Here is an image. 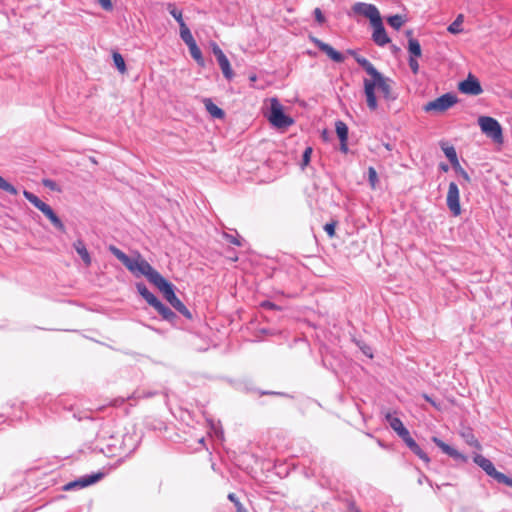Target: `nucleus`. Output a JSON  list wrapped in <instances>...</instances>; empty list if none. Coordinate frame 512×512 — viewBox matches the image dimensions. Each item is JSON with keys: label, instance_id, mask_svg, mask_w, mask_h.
Segmentation results:
<instances>
[{"label": "nucleus", "instance_id": "31", "mask_svg": "<svg viewBox=\"0 0 512 512\" xmlns=\"http://www.w3.org/2000/svg\"><path fill=\"white\" fill-rule=\"evenodd\" d=\"M464 22V15L463 14H459L456 19L454 20L453 23H451L447 30L451 33V34H458V33H461L462 32V28H461V25L462 23Z\"/></svg>", "mask_w": 512, "mask_h": 512}, {"label": "nucleus", "instance_id": "58", "mask_svg": "<svg viewBox=\"0 0 512 512\" xmlns=\"http://www.w3.org/2000/svg\"><path fill=\"white\" fill-rule=\"evenodd\" d=\"M232 259H233L234 261H237V259H238V258H237V257H235V256H232Z\"/></svg>", "mask_w": 512, "mask_h": 512}, {"label": "nucleus", "instance_id": "21", "mask_svg": "<svg viewBox=\"0 0 512 512\" xmlns=\"http://www.w3.org/2000/svg\"><path fill=\"white\" fill-rule=\"evenodd\" d=\"M204 105L206 110L213 118L223 119L225 116L224 111L212 102L211 99H204Z\"/></svg>", "mask_w": 512, "mask_h": 512}, {"label": "nucleus", "instance_id": "45", "mask_svg": "<svg viewBox=\"0 0 512 512\" xmlns=\"http://www.w3.org/2000/svg\"><path fill=\"white\" fill-rule=\"evenodd\" d=\"M314 16H315V19L318 23L322 24L325 22V17L321 11L320 8H315L314 10Z\"/></svg>", "mask_w": 512, "mask_h": 512}, {"label": "nucleus", "instance_id": "44", "mask_svg": "<svg viewBox=\"0 0 512 512\" xmlns=\"http://www.w3.org/2000/svg\"><path fill=\"white\" fill-rule=\"evenodd\" d=\"M212 51H213V54L215 55L217 61L226 57V55L223 53L221 48L216 43L212 44Z\"/></svg>", "mask_w": 512, "mask_h": 512}, {"label": "nucleus", "instance_id": "54", "mask_svg": "<svg viewBox=\"0 0 512 512\" xmlns=\"http://www.w3.org/2000/svg\"><path fill=\"white\" fill-rule=\"evenodd\" d=\"M441 169L444 171V172H447L448 171V166L446 164H442L441 165Z\"/></svg>", "mask_w": 512, "mask_h": 512}, {"label": "nucleus", "instance_id": "18", "mask_svg": "<svg viewBox=\"0 0 512 512\" xmlns=\"http://www.w3.org/2000/svg\"><path fill=\"white\" fill-rule=\"evenodd\" d=\"M432 441L442 450L443 453L447 454L448 456L456 459L461 460L463 462L467 461V457L458 452L456 449L451 447L450 445L446 444L444 441L439 439L436 436L432 437Z\"/></svg>", "mask_w": 512, "mask_h": 512}, {"label": "nucleus", "instance_id": "51", "mask_svg": "<svg viewBox=\"0 0 512 512\" xmlns=\"http://www.w3.org/2000/svg\"><path fill=\"white\" fill-rule=\"evenodd\" d=\"M43 184L46 186V187H49L51 189L54 188V182L51 181V180H44Z\"/></svg>", "mask_w": 512, "mask_h": 512}, {"label": "nucleus", "instance_id": "37", "mask_svg": "<svg viewBox=\"0 0 512 512\" xmlns=\"http://www.w3.org/2000/svg\"><path fill=\"white\" fill-rule=\"evenodd\" d=\"M228 499L234 504L236 512H249V510L243 506L236 494L230 493Z\"/></svg>", "mask_w": 512, "mask_h": 512}, {"label": "nucleus", "instance_id": "42", "mask_svg": "<svg viewBox=\"0 0 512 512\" xmlns=\"http://www.w3.org/2000/svg\"><path fill=\"white\" fill-rule=\"evenodd\" d=\"M311 155H312V148L311 147H307L304 150V153H303V156H302V163H301L302 168L306 167L309 164V162L311 160Z\"/></svg>", "mask_w": 512, "mask_h": 512}, {"label": "nucleus", "instance_id": "39", "mask_svg": "<svg viewBox=\"0 0 512 512\" xmlns=\"http://www.w3.org/2000/svg\"><path fill=\"white\" fill-rule=\"evenodd\" d=\"M110 251L119 259L121 262L128 267V255L124 252L116 248L115 246H110Z\"/></svg>", "mask_w": 512, "mask_h": 512}, {"label": "nucleus", "instance_id": "6", "mask_svg": "<svg viewBox=\"0 0 512 512\" xmlns=\"http://www.w3.org/2000/svg\"><path fill=\"white\" fill-rule=\"evenodd\" d=\"M23 195L31 204H33L37 209H39L51 221V223L56 229L60 231L65 230L63 222L60 220V218L56 215V213L48 204H46L41 199H39L35 194L27 190L23 191Z\"/></svg>", "mask_w": 512, "mask_h": 512}, {"label": "nucleus", "instance_id": "24", "mask_svg": "<svg viewBox=\"0 0 512 512\" xmlns=\"http://www.w3.org/2000/svg\"><path fill=\"white\" fill-rule=\"evenodd\" d=\"M356 62L371 76V78L378 75L377 69L373 64L362 56L355 57Z\"/></svg>", "mask_w": 512, "mask_h": 512}, {"label": "nucleus", "instance_id": "50", "mask_svg": "<svg viewBox=\"0 0 512 512\" xmlns=\"http://www.w3.org/2000/svg\"><path fill=\"white\" fill-rule=\"evenodd\" d=\"M348 141H344V142H340V150L343 152V153H347L348 152V144H347Z\"/></svg>", "mask_w": 512, "mask_h": 512}, {"label": "nucleus", "instance_id": "16", "mask_svg": "<svg viewBox=\"0 0 512 512\" xmlns=\"http://www.w3.org/2000/svg\"><path fill=\"white\" fill-rule=\"evenodd\" d=\"M373 27L372 39L373 41L379 45L384 46L390 42V38L388 37L385 28L382 23V19L378 20L371 24Z\"/></svg>", "mask_w": 512, "mask_h": 512}, {"label": "nucleus", "instance_id": "17", "mask_svg": "<svg viewBox=\"0 0 512 512\" xmlns=\"http://www.w3.org/2000/svg\"><path fill=\"white\" fill-rule=\"evenodd\" d=\"M400 438L405 442V444L409 447V449L416 454L421 460L425 463L430 462V458L428 455L420 448V446L415 442V440L411 437L409 431L403 433Z\"/></svg>", "mask_w": 512, "mask_h": 512}, {"label": "nucleus", "instance_id": "15", "mask_svg": "<svg viewBox=\"0 0 512 512\" xmlns=\"http://www.w3.org/2000/svg\"><path fill=\"white\" fill-rule=\"evenodd\" d=\"M310 40L334 62L341 63L344 61V56L340 52L336 51L331 45L314 36H310Z\"/></svg>", "mask_w": 512, "mask_h": 512}, {"label": "nucleus", "instance_id": "19", "mask_svg": "<svg viewBox=\"0 0 512 512\" xmlns=\"http://www.w3.org/2000/svg\"><path fill=\"white\" fill-rule=\"evenodd\" d=\"M386 420L388 421L390 427L397 433L400 437L403 433L408 431L404 426L403 422L398 417L392 416L390 413L386 414Z\"/></svg>", "mask_w": 512, "mask_h": 512}, {"label": "nucleus", "instance_id": "34", "mask_svg": "<svg viewBox=\"0 0 512 512\" xmlns=\"http://www.w3.org/2000/svg\"><path fill=\"white\" fill-rule=\"evenodd\" d=\"M113 61H114L115 66L117 67V69L121 73H124L126 70V64H125V60L122 57V55L118 52H113Z\"/></svg>", "mask_w": 512, "mask_h": 512}, {"label": "nucleus", "instance_id": "57", "mask_svg": "<svg viewBox=\"0 0 512 512\" xmlns=\"http://www.w3.org/2000/svg\"><path fill=\"white\" fill-rule=\"evenodd\" d=\"M232 259H233L234 261H237V259H238V258H237V257H235V256H232Z\"/></svg>", "mask_w": 512, "mask_h": 512}, {"label": "nucleus", "instance_id": "38", "mask_svg": "<svg viewBox=\"0 0 512 512\" xmlns=\"http://www.w3.org/2000/svg\"><path fill=\"white\" fill-rule=\"evenodd\" d=\"M0 189L4 190L5 192H7V193H9L11 195H16L17 192H18L17 189L12 184L7 182L1 176H0Z\"/></svg>", "mask_w": 512, "mask_h": 512}, {"label": "nucleus", "instance_id": "10", "mask_svg": "<svg viewBox=\"0 0 512 512\" xmlns=\"http://www.w3.org/2000/svg\"><path fill=\"white\" fill-rule=\"evenodd\" d=\"M457 101L458 99L456 95L452 93H446L432 101L427 102L423 106V110L425 112L443 113L454 106Z\"/></svg>", "mask_w": 512, "mask_h": 512}, {"label": "nucleus", "instance_id": "29", "mask_svg": "<svg viewBox=\"0 0 512 512\" xmlns=\"http://www.w3.org/2000/svg\"><path fill=\"white\" fill-rule=\"evenodd\" d=\"M188 48H189V51H190V54H191L192 58L199 65L204 66L205 61H204V58L202 56V52H201L200 48L197 46V43L194 42L193 44L188 45Z\"/></svg>", "mask_w": 512, "mask_h": 512}, {"label": "nucleus", "instance_id": "9", "mask_svg": "<svg viewBox=\"0 0 512 512\" xmlns=\"http://www.w3.org/2000/svg\"><path fill=\"white\" fill-rule=\"evenodd\" d=\"M270 114L268 120L270 123L277 128H287L293 124V119L285 115L283 106L276 98L270 100Z\"/></svg>", "mask_w": 512, "mask_h": 512}, {"label": "nucleus", "instance_id": "43", "mask_svg": "<svg viewBox=\"0 0 512 512\" xmlns=\"http://www.w3.org/2000/svg\"><path fill=\"white\" fill-rule=\"evenodd\" d=\"M337 226V221H331L324 226V230L328 234L330 238H333L335 236V229Z\"/></svg>", "mask_w": 512, "mask_h": 512}, {"label": "nucleus", "instance_id": "2", "mask_svg": "<svg viewBox=\"0 0 512 512\" xmlns=\"http://www.w3.org/2000/svg\"><path fill=\"white\" fill-rule=\"evenodd\" d=\"M154 285L162 292L165 299L183 316L190 319L192 317L190 311L181 302V300L175 295L173 285L168 282L162 275L157 278Z\"/></svg>", "mask_w": 512, "mask_h": 512}, {"label": "nucleus", "instance_id": "48", "mask_svg": "<svg viewBox=\"0 0 512 512\" xmlns=\"http://www.w3.org/2000/svg\"><path fill=\"white\" fill-rule=\"evenodd\" d=\"M261 307L266 308V309H276V310L280 309L276 304H274L273 302H270V301H263L261 303Z\"/></svg>", "mask_w": 512, "mask_h": 512}, {"label": "nucleus", "instance_id": "8", "mask_svg": "<svg viewBox=\"0 0 512 512\" xmlns=\"http://www.w3.org/2000/svg\"><path fill=\"white\" fill-rule=\"evenodd\" d=\"M473 461L481 467L485 473L494 478L497 482L503 483L512 488V478L496 470L494 464L481 454H476Z\"/></svg>", "mask_w": 512, "mask_h": 512}, {"label": "nucleus", "instance_id": "52", "mask_svg": "<svg viewBox=\"0 0 512 512\" xmlns=\"http://www.w3.org/2000/svg\"><path fill=\"white\" fill-rule=\"evenodd\" d=\"M249 79H250V81H251L252 83L256 82V80H257V76H256V74H251V75L249 76Z\"/></svg>", "mask_w": 512, "mask_h": 512}, {"label": "nucleus", "instance_id": "56", "mask_svg": "<svg viewBox=\"0 0 512 512\" xmlns=\"http://www.w3.org/2000/svg\"><path fill=\"white\" fill-rule=\"evenodd\" d=\"M406 34H407V36L409 37V39H410V38H412V31H411V30H408V31L406 32Z\"/></svg>", "mask_w": 512, "mask_h": 512}, {"label": "nucleus", "instance_id": "46", "mask_svg": "<svg viewBox=\"0 0 512 512\" xmlns=\"http://www.w3.org/2000/svg\"><path fill=\"white\" fill-rule=\"evenodd\" d=\"M409 66H410V68H411V70H412V72L414 74L418 73V71H419V64H418V61L415 58L411 57L409 59Z\"/></svg>", "mask_w": 512, "mask_h": 512}, {"label": "nucleus", "instance_id": "55", "mask_svg": "<svg viewBox=\"0 0 512 512\" xmlns=\"http://www.w3.org/2000/svg\"><path fill=\"white\" fill-rule=\"evenodd\" d=\"M351 511L352 512H360V510L355 506H351Z\"/></svg>", "mask_w": 512, "mask_h": 512}, {"label": "nucleus", "instance_id": "47", "mask_svg": "<svg viewBox=\"0 0 512 512\" xmlns=\"http://www.w3.org/2000/svg\"><path fill=\"white\" fill-rule=\"evenodd\" d=\"M224 237L229 243L236 245V246H241V241L238 238H236L235 236L230 235V234H224Z\"/></svg>", "mask_w": 512, "mask_h": 512}, {"label": "nucleus", "instance_id": "22", "mask_svg": "<svg viewBox=\"0 0 512 512\" xmlns=\"http://www.w3.org/2000/svg\"><path fill=\"white\" fill-rule=\"evenodd\" d=\"M152 307H154L165 320H172L176 317L175 313L159 300H157Z\"/></svg>", "mask_w": 512, "mask_h": 512}, {"label": "nucleus", "instance_id": "49", "mask_svg": "<svg viewBox=\"0 0 512 512\" xmlns=\"http://www.w3.org/2000/svg\"><path fill=\"white\" fill-rule=\"evenodd\" d=\"M99 4L102 6L105 10L112 9V2L111 0H98Z\"/></svg>", "mask_w": 512, "mask_h": 512}, {"label": "nucleus", "instance_id": "27", "mask_svg": "<svg viewBox=\"0 0 512 512\" xmlns=\"http://www.w3.org/2000/svg\"><path fill=\"white\" fill-rule=\"evenodd\" d=\"M335 130L340 142L348 141V126L341 120L335 122Z\"/></svg>", "mask_w": 512, "mask_h": 512}, {"label": "nucleus", "instance_id": "33", "mask_svg": "<svg viewBox=\"0 0 512 512\" xmlns=\"http://www.w3.org/2000/svg\"><path fill=\"white\" fill-rule=\"evenodd\" d=\"M387 22L391 27L398 30L405 23V19L401 15L396 14V15L388 17Z\"/></svg>", "mask_w": 512, "mask_h": 512}, {"label": "nucleus", "instance_id": "7", "mask_svg": "<svg viewBox=\"0 0 512 512\" xmlns=\"http://www.w3.org/2000/svg\"><path fill=\"white\" fill-rule=\"evenodd\" d=\"M478 125L483 134L491 138L497 144H503V132L500 123L493 117L480 116Z\"/></svg>", "mask_w": 512, "mask_h": 512}, {"label": "nucleus", "instance_id": "11", "mask_svg": "<svg viewBox=\"0 0 512 512\" xmlns=\"http://www.w3.org/2000/svg\"><path fill=\"white\" fill-rule=\"evenodd\" d=\"M447 207L453 216H460L462 213L460 205V192L456 183L451 182L446 196Z\"/></svg>", "mask_w": 512, "mask_h": 512}, {"label": "nucleus", "instance_id": "35", "mask_svg": "<svg viewBox=\"0 0 512 512\" xmlns=\"http://www.w3.org/2000/svg\"><path fill=\"white\" fill-rule=\"evenodd\" d=\"M462 437L465 439L467 444H469L470 446H473L479 450L481 449V444L479 443V441L476 439V437L473 435V433L471 431H468L467 433H462Z\"/></svg>", "mask_w": 512, "mask_h": 512}, {"label": "nucleus", "instance_id": "4", "mask_svg": "<svg viewBox=\"0 0 512 512\" xmlns=\"http://www.w3.org/2000/svg\"><path fill=\"white\" fill-rule=\"evenodd\" d=\"M154 285L162 292L165 299L183 316L190 319L192 317L190 311L181 302V300L175 295L173 285L168 282L162 275L157 278Z\"/></svg>", "mask_w": 512, "mask_h": 512}, {"label": "nucleus", "instance_id": "36", "mask_svg": "<svg viewBox=\"0 0 512 512\" xmlns=\"http://www.w3.org/2000/svg\"><path fill=\"white\" fill-rule=\"evenodd\" d=\"M168 10H169L170 14L173 16V18L179 23V26L182 24H185L183 17H182V11L178 10L174 4H169Z\"/></svg>", "mask_w": 512, "mask_h": 512}, {"label": "nucleus", "instance_id": "3", "mask_svg": "<svg viewBox=\"0 0 512 512\" xmlns=\"http://www.w3.org/2000/svg\"><path fill=\"white\" fill-rule=\"evenodd\" d=\"M154 285L162 292L165 299L183 316L190 319L192 317L190 311L181 302V300L175 295L173 285L168 282L162 275L157 278Z\"/></svg>", "mask_w": 512, "mask_h": 512}, {"label": "nucleus", "instance_id": "1", "mask_svg": "<svg viewBox=\"0 0 512 512\" xmlns=\"http://www.w3.org/2000/svg\"><path fill=\"white\" fill-rule=\"evenodd\" d=\"M391 83L392 81L389 78L384 77L380 72L377 76L371 79H364V93L367 106L371 111H375L378 107L375 95L376 88L380 90L386 100L393 101L396 99Z\"/></svg>", "mask_w": 512, "mask_h": 512}, {"label": "nucleus", "instance_id": "25", "mask_svg": "<svg viewBox=\"0 0 512 512\" xmlns=\"http://www.w3.org/2000/svg\"><path fill=\"white\" fill-rule=\"evenodd\" d=\"M441 149L444 152L445 156L449 159L453 167L455 165H458L459 160L457 157L456 150L453 146L443 142L441 143Z\"/></svg>", "mask_w": 512, "mask_h": 512}, {"label": "nucleus", "instance_id": "26", "mask_svg": "<svg viewBox=\"0 0 512 512\" xmlns=\"http://www.w3.org/2000/svg\"><path fill=\"white\" fill-rule=\"evenodd\" d=\"M137 290L139 294L147 301L151 306L158 300L157 297L151 293L144 284H137Z\"/></svg>", "mask_w": 512, "mask_h": 512}, {"label": "nucleus", "instance_id": "30", "mask_svg": "<svg viewBox=\"0 0 512 512\" xmlns=\"http://www.w3.org/2000/svg\"><path fill=\"white\" fill-rule=\"evenodd\" d=\"M408 51L414 57H421L422 50L418 40L410 38L408 40Z\"/></svg>", "mask_w": 512, "mask_h": 512}, {"label": "nucleus", "instance_id": "53", "mask_svg": "<svg viewBox=\"0 0 512 512\" xmlns=\"http://www.w3.org/2000/svg\"><path fill=\"white\" fill-rule=\"evenodd\" d=\"M424 398L430 402L433 406H436L435 402L428 396V395H424Z\"/></svg>", "mask_w": 512, "mask_h": 512}, {"label": "nucleus", "instance_id": "20", "mask_svg": "<svg viewBox=\"0 0 512 512\" xmlns=\"http://www.w3.org/2000/svg\"><path fill=\"white\" fill-rule=\"evenodd\" d=\"M73 247L78 253V255L81 257L85 265L89 266L91 264V257L88 250L86 249L84 242L82 240H77L74 242Z\"/></svg>", "mask_w": 512, "mask_h": 512}, {"label": "nucleus", "instance_id": "32", "mask_svg": "<svg viewBox=\"0 0 512 512\" xmlns=\"http://www.w3.org/2000/svg\"><path fill=\"white\" fill-rule=\"evenodd\" d=\"M180 37L185 42V44L187 46L196 42L190 32V29L187 27L186 23L180 25Z\"/></svg>", "mask_w": 512, "mask_h": 512}, {"label": "nucleus", "instance_id": "5", "mask_svg": "<svg viewBox=\"0 0 512 512\" xmlns=\"http://www.w3.org/2000/svg\"><path fill=\"white\" fill-rule=\"evenodd\" d=\"M130 272L146 277L152 284L157 281L158 277H161V274L153 269L138 252L130 254Z\"/></svg>", "mask_w": 512, "mask_h": 512}, {"label": "nucleus", "instance_id": "12", "mask_svg": "<svg viewBox=\"0 0 512 512\" xmlns=\"http://www.w3.org/2000/svg\"><path fill=\"white\" fill-rule=\"evenodd\" d=\"M105 475H106L105 472L98 471L96 473H92V474L81 476L78 479H76V480H74L72 482L67 483L64 486V490L69 491V490H72L74 488H85V487H88V486H90L92 484H95L98 481L102 480Z\"/></svg>", "mask_w": 512, "mask_h": 512}, {"label": "nucleus", "instance_id": "41", "mask_svg": "<svg viewBox=\"0 0 512 512\" xmlns=\"http://www.w3.org/2000/svg\"><path fill=\"white\" fill-rule=\"evenodd\" d=\"M453 168H454L455 172L458 173L464 179L465 182H467V183L471 182V178H470L469 174L462 168L460 163H458V165H455Z\"/></svg>", "mask_w": 512, "mask_h": 512}, {"label": "nucleus", "instance_id": "40", "mask_svg": "<svg viewBox=\"0 0 512 512\" xmlns=\"http://www.w3.org/2000/svg\"><path fill=\"white\" fill-rule=\"evenodd\" d=\"M368 180L372 189H376L378 183V175L374 167L368 168Z\"/></svg>", "mask_w": 512, "mask_h": 512}, {"label": "nucleus", "instance_id": "23", "mask_svg": "<svg viewBox=\"0 0 512 512\" xmlns=\"http://www.w3.org/2000/svg\"><path fill=\"white\" fill-rule=\"evenodd\" d=\"M356 62L371 76V78L378 75L377 69L373 64L362 56L355 57Z\"/></svg>", "mask_w": 512, "mask_h": 512}, {"label": "nucleus", "instance_id": "28", "mask_svg": "<svg viewBox=\"0 0 512 512\" xmlns=\"http://www.w3.org/2000/svg\"><path fill=\"white\" fill-rule=\"evenodd\" d=\"M220 69L227 80H231L234 77V72L231 68L230 62L227 57L218 61Z\"/></svg>", "mask_w": 512, "mask_h": 512}, {"label": "nucleus", "instance_id": "14", "mask_svg": "<svg viewBox=\"0 0 512 512\" xmlns=\"http://www.w3.org/2000/svg\"><path fill=\"white\" fill-rule=\"evenodd\" d=\"M353 10L355 13L361 14L368 18L371 24L381 19L378 9L372 4L359 2L353 6Z\"/></svg>", "mask_w": 512, "mask_h": 512}, {"label": "nucleus", "instance_id": "13", "mask_svg": "<svg viewBox=\"0 0 512 512\" xmlns=\"http://www.w3.org/2000/svg\"><path fill=\"white\" fill-rule=\"evenodd\" d=\"M458 90L463 94L472 96H478L483 92L480 81L471 73L464 81L458 84Z\"/></svg>", "mask_w": 512, "mask_h": 512}]
</instances>
